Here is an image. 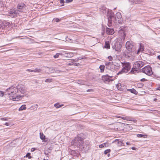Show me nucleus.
I'll list each match as a JSON object with an SVG mask.
<instances>
[{
	"label": "nucleus",
	"instance_id": "obj_1",
	"mask_svg": "<svg viewBox=\"0 0 160 160\" xmlns=\"http://www.w3.org/2000/svg\"><path fill=\"white\" fill-rule=\"evenodd\" d=\"M17 90V88H13V87L8 88L7 89L8 92H10L8 93V94L10 95V99L14 101H18L19 99L21 97L16 94V93L18 92Z\"/></svg>",
	"mask_w": 160,
	"mask_h": 160
},
{
	"label": "nucleus",
	"instance_id": "obj_2",
	"mask_svg": "<svg viewBox=\"0 0 160 160\" xmlns=\"http://www.w3.org/2000/svg\"><path fill=\"white\" fill-rule=\"evenodd\" d=\"M144 65V63L141 61H138L135 62L133 65L132 68L130 72L134 73L138 69L140 68Z\"/></svg>",
	"mask_w": 160,
	"mask_h": 160
},
{
	"label": "nucleus",
	"instance_id": "obj_3",
	"mask_svg": "<svg viewBox=\"0 0 160 160\" xmlns=\"http://www.w3.org/2000/svg\"><path fill=\"white\" fill-rule=\"evenodd\" d=\"M123 67L121 70L117 73V75L122 74L123 73L128 72L131 68V64L129 62H122Z\"/></svg>",
	"mask_w": 160,
	"mask_h": 160
},
{
	"label": "nucleus",
	"instance_id": "obj_4",
	"mask_svg": "<svg viewBox=\"0 0 160 160\" xmlns=\"http://www.w3.org/2000/svg\"><path fill=\"white\" fill-rule=\"evenodd\" d=\"M83 142V139L78 135L71 142L72 145H74L79 148L81 145H82Z\"/></svg>",
	"mask_w": 160,
	"mask_h": 160
},
{
	"label": "nucleus",
	"instance_id": "obj_5",
	"mask_svg": "<svg viewBox=\"0 0 160 160\" xmlns=\"http://www.w3.org/2000/svg\"><path fill=\"white\" fill-rule=\"evenodd\" d=\"M141 72H142L147 75L151 76L153 74L152 68L150 66L148 65L140 70Z\"/></svg>",
	"mask_w": 160,
	"mask_h": 160
},
{
	"label": "nucleus",
	"instance_id": "obj_6",
	"mask_svg": "<svg viewBox=\"0 0 160 160\" xmlns=\"http://www.w3.org/2000/svg\"><path fill=\"white\" fill-rule=\"evenodd\" d=\"M126 48L130 52H133L135 50V47L132 41H128L126 42Z\"/></svg>",
	"mask_w": 160,
	"mask_h": 160
},
{
	"label": "nucleus",
	"instance_id": "obj_7",
	"mask_svg": "<svg viewBox=\"0 0 160 160\" xmlns=\"http://www.w3.org/2000/svg\"><path fill=\"white\" fill-rule=\"evenodd\" d=\"M90 145L88 142H86L85 143H84L83 142L82 145L80 146V147H79V148L82 151L86 152L90 149Z\"/></svg>",
	"mask_w": 160,
	"mask_h": 160
},
{
	"label": "nucleus",
	"instance_id": "obj_8",
	"mask_svg": "<svg viewBox=\"0 0 160 160\" xmlns=\"http://www.w3.org/2000/svg\"><path fill=\"white\" fill-rule=\"evenodd\" d=\"M122 43L118 42H116L112 46V48L118 52H120L121 51Z\"/></svg>",
	"mask_w": 160,
	"mask_h": 160
},
{
	"label": "nucleus",
	"instance_id": "obj_9",
	"mask_svg": "<svg viewBox=\"0 0 160 160\" xmlns=\"http://www.w3.org/2000/svg\"><path fill=\"white\" fill-rule=\"evenodd\" d=\"M120 29L118 31V34L121 40H124L125 38L126 34L125 33V27L120 28Z\"/></svg>",
	"mask_w": 160,
	"mask_h": 160
},
{
	"label": "nucleus",
	"instance_id": "obj_10",
	"mask_svg": "<svg viewBox=\"0 0 160 160\" xmlns=\"http://www.w3.org/2000/svg\"><path fill=\"white\" fill-rule=\"evenodd\" d=\"M108 25L110 27L111 26L112 21L116 19V17H114V14L113 12H111L108 13Z\"/></svg>",
	"mask_w": 160,
	"mask_h": 160
},
{
	"label": "nucleus",
	"instance_id": "obj_11",
	"mask_svg": "<svg viewBox=\"0 0 160 160\" xmlns=\"http://www.w3.org/2000/svg\"><path fill=\"white\" fill-rule=\"evenodd\" d=\"M17 92L19 91L22 94H24L26 92L24 86L21 84H19L17 86Z\"/></svg>",
	"mask_w": 160,
	"mask_h": 160
},
{
	"label": "nucleus",
	"instance_id": "obj_12",
	"mask_svg": "<svg viewBox=\"0 0 160 160\" xmlns=\"http://www.w3.org/2000/svg\"><path fill=\"white\" fill-rule=\"evenodd\" d=\"M10 23L9 22L6 21H3L2 23L0 24V28L4 29L5 28H8L10 26Z\"/></svg>",
	"mask_w": 160,
	"mask_h": 160
},
{
	"label": "nucleus",
	"instance_id": "obj_13",
	"mask_svg": "<svg viewBox=\"0 0 160 160\" xmlns=\"http://www.w3.org/2000/svg\"><path fill=\"white\" fill-rule=\"evenodd\" d=\"M18 11L14 9L11 10L9 12L8 15L12 17H15L18 14Z\"/></svg>",
	"mask_w": 160,
	"mask_h": 160
},
{
	"label": "nucleus",
	"instance_id": "obj_14",
	"mask_svg": "<svg viewBox=\"0 0 160 160\" xmlns=\"http://www.w3.org/2000/svg\"><path fill=\"white\" fill-rule=\"evenodd\" d=\"M112 76H109L107 74L102 77V79L105 82H109L110 81V78H112Z\"/></svg>",
	"mask_w": 160,
	"mask_h": 160
},
{
	"label": "nucleus",
	"instance_id": "obj_15",
	"mask_svg": "<svg viewBox=\"0 0 160 160\" xmlns=\"http://www.w3.org/2000/svg\"><path fill=\"white\" fill-rule=\"evenodd\" d=\"M106 33L108 35H111L114 33V30L112 28H107L106 29Z\"/></svg>",
	"mask_w": 160,
	"mask_h": 160
},
{
	"label": "nucleus",
	"instance_id": "obj_16",
	"mask_svg": "<svg viewBox=\"0 0 160 160\" xmlns=\"http://www.w3.org/2000/svg\"><path fill=\"white\" fill-rule=\"evenodd\" d=\"M25 6V5L23 3H21L18 4L17 6V11H18V12H22V9Z\"/></svg>",
	"mask_w": 160,
	"mask_h": 160
},
{
	"label": "nucleus",
	"instance_id": "obj_17",
	"mask_svg": "<svg viewBox=\"0 0 160 160\" xmlns=\"http://www.w3.org/2000/svg\"><path fill=\"white\" fill-rule=\"evenodd\" d=\"M139 49L137 52V54H138L139 52H142L144 50V46L142 43H140L139 45Z\"/></svg>",
	"mask_w": 160,
	"mask_h": 160
},
{
	"label": "nucleus",
	"instance_id": "obj_18",
	"mask_svg": "<svg viewBox=\"0 0 160 160\" xmlns=\"http://www.w3.org/2000/svg\"><path fill=\"white\" fill-rule=\"evenodd\" d=\"M117 142L118 145L119 146L124 145V143L118 139H116L112 142V143Z\"/></svg>",
	"mask_w": 160,
	"mask_h": 160
},
{
	"label": "nucleus",
	"instance_id": "obj_19",
	"mask_svg": "<svg viewBox=\"0 0 160 160\" xmlns=\"http://www.w3.org/2000/svg\"><path fill=\"white\" fill-rule=\"evenodd\" d=\"M117 118H122L124 120L127 121H132V120L131 119L130 117L127 116L122 117L120 116H116Z\"/></svg>",
	"mask_w": 160,
	"mask_h": 160
},
{
	"label": "nucleus",
	"instance_id": "obj_20",
	"mask_svg": "<svg viewBox=\"0 0 160 160\" xmlns=\"http://www.w3.org/2000/svg\"><path fill=\"white\" fill-rule=\"evenodd\" d=\"M129 1L132 4H140L141 2L139 0H129Z\"/></svg>",
	"mask_w": 160,
	"mask_h": 160
},
{
	"label": "nucleus",
	"instance_id": "obj_21",
	"mask_svg": "<svg viewBox=\"0 0 160 160\" xmlns=\"http://www.w3.org/2000/svg\"><path fill=\"white\" fill-rule=\"evenodd\" d=\"M110 128L112 130H115V131L118 130V126L117 125L115 124L110 125Z\"/></svg>",
	"mask_w": 160,
	"mask_h": 160
},
{
	"label": "nucleus",
	"instance_id": "obj_22",
	"mask_svg": "<svg viewBox=\"0 0 160 160\" xmlns=\"http://www.w3.org/2000/svg\"><path fill=\"white\" fill-rule=\"evenodd\" d=\"M105 65L107 67V68H111V66L113 65V62H106L105 63Z\"/></svg>",
	"mask_w": 160,
	"mask_h": 160
},
{
	"label": "nucleus",
	"instance_id": "obj_23",
	"mask_svg": "<svg viewBox=\"0 0 160 160\" xmlns=\"http://www.w3.org/2000/svg\"><path fill=\"white\" fill-rule=\"evenodd\" d=\"M105 66L103 65H102L99 66V68L100 70V72H103L104 70Z\"/></svg>",
	"mask_w": 160,
	"mask_h": 160
},
{
	"label": "nucleus",
	"instance_id": "obj_24",
	"mask_svg": "<svg viewBox=\"0 0 160 160\" xmlns=\"http://www.w3.org/2000/svg\"><path fill=\"white\" fill-rule=\"evenodd\" d=\"M104 47L105 48L109 49L110 48V46L108 41H106L105 43Z\"/></svg>",
	"mask_w": 160,
	"mask_h": 160
},
{
	"label": "nucleus",
	"instance_id": "obj_25",
	"mask_svg": "<svg viewBox=\"0 0 160 160\" xmlns=\"http://www.w3.org/2000/svg\"><path fill=\"white\" fill-rule=\"evenodd\" d=\"M40 139L42 140H44L45 139V136L42 133H40Z\"/></svg>",
	"mask_w": 160,
	"mask_h": 160
},
{
	"label": "nucleus",
	"instance_id": "obj_26",
	"mask_svg": "<svg viewBox=\"0 0 160 160\" xmlns=\"http://www.w3.org/2000/svg\"><path fill=\"white\" fill-rule=\"evenodd\" d=\"M26 109V107L25 105H22L19 109V111H22L24 110H25Z\"/></svg>",
	"mask_w": 160,
	"mask_h": 160
},
{
	"label": "nucleus",
	"instance_id": "obj_27",
	"mask_svg": "<svg viewBox=\"0 0 160 160\" xmlns=\"http://www.w3.org/2000/svg\"><path fill=\"white\" fill-rule=\"evenodd\" d=\"M107 143H104L102 144H100L99 145V147L100 148H102L103 147H107Z\"/></svg>",
	"mask_w": 160,
	"mask_h": 160
},
{
	"label": "nucleus",
	"instance_id": "obj_28",
	"mask_svg": "<svg viewBox=\"0 0 160 160\" xmlns=\"http://www.w3.org/2000/svg\"><path fill=\"white\" fill-rule=\"evenodd\" d=\"M137 136L138 137V138H142V137H144V138H146L147 137V135H143L142 134H138L137 135Z\"/></svg>",
	"mask_w": 160,
	"mask_h": 160
},
{
	"label": "nucleus",
	"instance_id": "obj_29",
	"mask_svg": "<svg viewBox=\"0 0 160 160\" xmlns=\"http://www.w3.org/2000/svg\"><path fill=\"white\" fill-rule=\"evenodd\" d=\"M116 87L118 90H121L122 89V88L121 85V84L120 83H118V84H117L116 85Z\"/></svg>",
	"mask_w": 160,
	"mask_h": 160
},
{
	"label": "nucleus",
	"instance_id": "obj_30",
	"mask_svg": "<svg viewBox=\"0 0 160 160\" xmlns=\"http://www.w3.org/2000/svg\"><path fill=\"white\" fill-rule=\"evenodd\" d=\"M65 54V56L67 57H71L73 56V53H66Z\"/></svg>",
	"mask_w": 160,
	"mask_h": 160
},
{
	"label": "nucleus",
	"instance_id": "obj_31",
	"mask_svg": "<svg viewBox=\"0 0 160 160\" xmlns=\"http://www.w3.org/2000/svg\"><path fill=\"white\" fill-rule=\"evenodd\" d=\"M33 71L34 72H41L42 70L40 68H35Z\"/></svg>",
	"mask_w": 160,
	"mask_h": 160
},
{
	"label": "nucleus",
	"instance_id": "obj_32",
	"mask_svg": "<svg viewBox=\"0 0 160 160\" xmlns=\"http://www.w3.org/2000/svg\"><path fill=\"white\" fill-rule=\"evenodd\" d=\"M116 16H117V18L118 19L120 18L121 17V13L119 12L116 13Z\"/></svg>",
	"mask_w": 160,
	"mask_h": 160
},
{
	"label": "nucleus",
	"instance_id": "obj_33",
	"mask_svg": "<svg viewBox=\"0 0 160 160\" xmlns=\"http://www.w3.org/2000/svg\"><path fill=\"white\" fill-rule=\"evenodd\" d=\"M131 92L132 93H134L135 94H136L138 93V92L134 88L131 89Z\"/></svg>",
	"mask_w": 160,
	"mask_h": 160
},
{
	"label": "nucleus",
	"instance_id": "obj_34",
	"mask_svg": "<svg viewBox=\"0 0 160 160\" xmlns=\"http://www.w3.org/2000/svg\"><path fill=\"white\" fill-rule=\"evenodd\" d=\"M54 106L56 108H58L63 106V105H59L58 103H56L54 104Z\"/></svg>",
	"mask_w": 160,
	"mask_h": 160
},
{
	"label": "nucleus",
	"instance_id": "obj_35",
	"mask_svg": "<svg viewBox=\"0 0 160 160\" xmlns=\"http://www.w3.org/2000/svg\"><path fill=\"white\" fill-rule=\"evenodd\" d=\"M60 55H62V54L60 53H57L54 56V58H58Z\"/></svg>",
	"mask_w": 160,
	"mask_h": 160
},
{
	"label": "nucleus",
	"instance_id": "obj_36",
	"mask_svg": "<svg viewBox=\"0 0 160 160\" xmlns=\"http://www.w3.org/2000/svg\"><path fill=\"white\" fill-rule=\"evenodd\" d=\"M110 151H111V150L110 149H107L104 151V153L106 155V154H107L108 153L110 152Z\"/></svg>",
	"mask_w": 160,
	"mask_h": 160
},
{
	"label": "nucleus",
	"instance_id": "obj_37",
	"mask_svg": "<svg viewBox=\"0 0 160 160\" xmlns=\"http://www.w3.org/2000/svg\"><path fill=\"white\" fill-rule=\"evenodd\" d=\"M52 79L51 78L47 79L45 81V82H52Z\"/></svg>",
	"mask_w": 160,
	"mask_h": 160
},
{
	"label": "nucleus",
	"instance_id": "obj_38",
	"mask_svg": "<svg viewBox=\"0 0 160 160\" xmlns=\"http://www.w3.org/2000/svg\"><path fill=\"white\" fill-rule=\"evenodd\" d=\"M31 154L30 153H28L26 154V157H28V158L30 159L32 158V157L31 156Z\"/></svg>",
	"mask_w": 160,
	"mask_h": 160
},
{
	"label": "nucleus",
	"instance_id": "obj_39",
	"mask_svg": "<svg viewBox=\"0 0 160 160\" xmlns=\"http://www.w3.org/2000/svg\"><path fill=\"white\" fill-rule=\"evenodd\" d=\"M4 95V93L3 92L0 91V96L3 97Z\"/></svg>",
	"mask_w": 160,
	"mask_h": 160
},
{
	"label": "nucleus",
	"instance_id": "obj_40",
	"mask_svg": "<svg viewBox=\"0 0 160 160\" xmlns=\"http://www.w3.org/2000/svg\"><path fill=\"white\" fill-rule=\"evenodd\" d=\"M1 120L2 121H8V119L6 118H0Z\"/></svg>",
	"mask_w": 160,
	"mask_h": 160
},
{
	"label": "nucleus",
	"instance_id": "obj_41",
	"mask_svg": "<svg viewBox=\"0 0 160 160\" xmlns=\"http://www.w3.org/2000/svg\"><path fill=\"white\" fill-rule=\"evenodd\" d=\"M74 66H78L80 65V64L79 63H74Z\"/></svg>",
	"mask_w": 160,
	"mask_h": 160
},
{
	"label": "nucleus",
	"instance_id": "obj_42",
	"mask_svg": "<svg viewBox=\"0 0 160 160\" xmlns=\"http://www.w3.org/2000/svg\"><path fill=\"white\" fill-rule=\"evenodd\" d=\"M108 58L110 61H112V57L111 56L108 57Z\"/></svg>",
	"mask_w": 160,
	"mask_h": 160
},
{
	"label": "nucleus",
	"instance_id": "obj_43",
	"mask_svg": "<svg viewBox=\"0 0 160 160\" xmlns=\"http://www.w3.org/2000/svg\"><path fill=\"white\" fill-rule=\"evenodd\" d=\"M147 80L144 78H142V79L141 80V81L142 82H145V81H147Z\"/></svg>",
	"mask_w": 160,
	"mask_h": 160
},
{
	"label": "nucleus",
	"instance_id": "obj_44",
	"mask_svg": "<svg viewBox=\"0 0 160 160\" xmlns=\"http://www.w3.org/2000/svg\"><path fill=\"white\" fill-rule=\"evenodd\" d=\"M127 127L128 128V127L130 129H132V127H131V126H130L128 124H127Z\"/></svg>",
	"mask_w": 160,
	"mask_h": 160
},
{
	"label": "nucleus",
	"instance_id": "obj_45",
	"mask_svg": "<svg viewBox=\"0 0 160 160\" xmlns=\"http://www.w3.org/2000/svg\"><path fill=\"white\" fill-rule=\"evenodd\" d=\"M56 22H59L60 21V19L58 18H56L55 19Z\"/></svg>",
	"mask_w": 160,
	"mask_h": 160
},
{
	"label": "nucleus",
	"instance_id": "obj_46",
	"mask_svg": "<svg viewBox=\"0 0 160 160\" xmlns=\"http://www.w3.org/2000/svg\"><path fill=\"white\" fill-rule=\"evenodd\" d=\"M72 1V0H66V2L69 3Z\"/></svg>",
	"mask_w": 160,
	"mask_h": 160
},
{
	"label": "nucleus",
	"instance_id": "obj_47",
	"mask_svg": "<svg viewBox=\"0 0 160 160\" xmlns=\"http://www.w3.org/2000/svg\"><path fill=\"white\" fill-rule=\"evenodd\" d=\"M26 71L31 72H34L33 70H31V69H27Z\"/></svg>",
	"mask_w": 160,
	"mask_h": 160
},
{
	"label": "nucleus",
	"instance_id": "obj_48",
	"mask_svg": "<svg viewBox=\"0 0 160 160\" xmlns=\"http://www.w3.org/2000/svg\"><path fill=\"white\" fill-rule=\"evenodd\" d=\"M78 60H79L78 59L76 58L75 59H73L72 61L73 62H77V61H78Z\"/></svg>",
	"mask_w": 160,
	"mask_h": 160
},
{
	"label": "nucleus",
	"instance_id": "obj_49",
	"mask_svg": "<svg viewBox=\"0 0 160 160\" xmlns=\"http://www.w3.org/2000/svg\"><path fill=\"white\" fill-rule=\"evenodd\" d=\"M74 64V63L73 62H71V63H68V65H72Z\"/></svg>",
	"mask_w": 160,
	"mask_h": 160
},
{
	"label": "nucleus",
	"instance_id": "obj_50",
	"mask_svg": "<svg viewBox=\"0 0 160 160\" xmlns=\"http://www.w3.org/2000/svg\"><path fill=\"white\" fill-rule=\"evenodd\" d=\"M36 149L35 148H32L31 149V152H33Z\"/></svg>",
	"mask_w": 160,
	"mask_h": 160
},
{
	"label": "nucleus",
	"instance_id": "obj_51",
	"mask_svg": "<svg viewBox=\"0 0 160 160\" xmlns=\"http://www.w3.org/2000/svg\"><path fill=\"white\" fill-rule=\"evenodd\" d=\"M60 2L61 3H64V0H60Z\"/></svg>",
	"mask_w": 160,
	"mask_h": 160
},
{
	"label": "nucleus",
	"instance_id": "obj_52",
	"mask_svg": "<svg viewBox=\"0 0 160 160\" xmlns=\"http://www.w3.org/2000/svg\"><path fill=\"white\" fill-rule=\"evenodd\" d=\"M131 119L132 120V121H133L134 122H137V120H136V119H134V120H132V118H131V117H130Z\"/></svg>",
	"mask_w": 160,
	"mask_h": 160
},
{
	"label": "nucleus",
	"instance_id": "obj_53",
	"mask_svg": "<svg viewBox=\"0 0 160 160\" xmlns=\"http://www.w3.org/2000/svg\"><path fill=\"white\" fill-rule=\"evenodd\" d=\"M5 125L6 126H8L9 125V124L8 122H5Z\"/></svg>",
	"mask_w": 160,
	"mask_h": 160
},
{
	"label": "nucleus",
	"instance_id": "obj_54",
	"mask_svg": "<svg viewBox=\"0 0 160 160\" xmlns=\"http://www.w3.org/2000/svg\"><path fill=\"white\" fill-rule=\"evenodd\" d=\"M158 24H160V19L158 20Z\"/></svg>",
	"mask_w": 160,
	"mask_h": 160
},
{
	"label": "nucleus",
	"instance_id": "obj_55",
	"mask_svg": "<svg viewBox=\"0 0 160 160\" xmlns=\"http://www.w3.org/2000/svg\"><path fill=\"white\" fill-rule=\"evenodd\" d=\"M114 66H120V65H119V64H118V63H117V65L115 64Z\"/></svg>",
	"mask_w": 160,
	"mask_h": 160
},
{
	"label": "nucleus",
	"instance_id": "obj_56",
	"mask_svg": "<svg viewBox=\"0 0 160 160\" xmlns=\"http://www.w3.org/2000/svg\"><path fill=\"white\" fill-rule=\"evenodd\" d=\"M157 58L160 60V55H159L157 57Z\"/></svg>",
	"mask_w": 160,
	"mask_h": 160
},
{
	"label": "nucleus",
	"instance_id": "obj_57",
	"mask_svg": "<svg viewBox=\"0 0 160 160\" xmlns=\"http://www.w3.org/2000/svg\"><path fill=\"white\" fill-rule=\"evenodd\" d=\"M132 150H135L136 149V148H135V147H132Z\"/></svg>",
	"mask_w": 160,
	"mask_h": 160
},
{
	"label": "nucleus",
	"instance_id": "obj_58",
	"mask_svg": "<svg viewBox=\"0 0 160 160\" xmlns=\"http://www.w3.org/2000/svg\"><path fill=\"white\" fill-rule=\"evenodd\" d=\"M131 89H127V91H130V92H131Z\"/></svg>",
	"mask_w": 160,
	"mask_h": 160
},
{
	"label": "nucleus",
	"instance_id": "obj_59",
	"mask_svg": "<svg viewBox=\"0 0 160 160\" xmlns=\"http://www.w3.org/2000/svg\"><path fill=\"white\" fill-rule=\"evenodd\" d=\"M126 144H127V145H129V142H126Z\"/></svg>",
	"mask_w": 160,
	"mask_h": 160
},
{
	"label": "nucleus",
	"instance_id": "obj_60",
	"mask_svg": "<svg viewBox=\"0 0 160 160\" xmlns=\"http://www.w3.org/2000/svg\"><path fill=\"white\" fill-rule=\"evenodd\" d=\"M158 90H160V87L158 88Z\"/></svg>",
	"mask_w": 160,
	"mask_h": 160
},
{
	"label": "nucleus",
	"instance_id": "obj_61",
	"mask_svg": "<svg viewBox=\"0 0 160 160\" xmlns=\"http://www.w3.org/2000/svg\"><path fill=\"white\" fill-rule=\"evenodd\" d=\"M157 100V99L156 98H155L154 99V101H156Z\"/></svg>",
	"mask_w": 160,
	"mask_h": 160
},
{
	"label": "nucleus",
	"instance_id": "obj_62",
	"mask_svg": "<svg viewBox=\"0 0 160 160\" xmlns=\"http://www.w3.org/2000/svg\"><path fill=\"white\" fill-rule=\"evenodd\" d=\"M54 71H55L56 72H58V71H55V69H54Z\"/></svg>",
	"mask_w": 160,
	"mask_h": 160
},
{
	"label": "nucleus",
	"instance_id": "obj_63",
	"mask_svg": "<svg viewBox=\"0 0 160 160\" xmlns=\"http://www.w3.org/2000/svg\"><path fill=\"white\" fill-rule=\"evenodd\" d=\"M43 160H46V159H45L44 158V159H43Z\"/></svg>",
	"mask_w": 160,
	"mask_h": 160
}]
</instances>
